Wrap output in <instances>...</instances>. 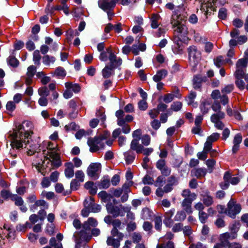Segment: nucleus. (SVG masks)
I'll list each match as a JSON object with an SVG mask.
<instances>
[{
	"label": "nucleus",
	"mask_w": 248,
	"mask_h": 248,
	"mask_svg": "<svg viewBox=\"0 0 248 248\" xmlns=\"http://www.w3.org/2000/svg\"><path fill=\"white\" fill-rule=\"evenodd\" d=\"M32 128V123L28 121H25L22 124L17 125L16 129L8 136L11 147L16 149L27 148L29 143V137L33 133Z\"/></svg>",
	"instance_id": "f257e3e1"
},
{
	"label": "nucleus",
	"mask_w": 248,
	"mask_h": 248,
	"mask_svg": "<svg viewBox=\"0 0 248 248\" xmlns=\"http://www.w3.org/2000/svg\"><path fill=\"white\" fill-rule=\"evenodd\" d=\"M46 146L47 150L43 151L45 159L34 164V166L38 171L43 175H46L44 170L47 167V164L49 162L51 163L52 166L56 168H58L62 165L57 145L48 141L46 142Z\"/></svg>",
	"instance_id": "f03ea898"
},
{
	"label": "nucleus",
	"mask_w": 248,
	"mask_h": 248,
	"mask_svg": "<svg viewBox=\"0 0 248 248\" xmlns=\"http://www.w3.org/2000/svg\"><path fill=\"white\" fill-rule=\"evenodd\" d=\"M109 136V134L108 132H105L103 135L93 138H89L87 143L90 147V151L93 153L103 149L105 148L104 141Z\"/></svg>",
	"instance_id": "7ed1b4c3"
},
{
	"label": "nucleus",
	"mask_w": 248,
	"mask_h": 248,
	"mask_svg": "<svg viewBox=\"0 0 248 248\" xmlns=\"http://www.w3.org/2000/svg\"><path fill=\"white\" fill-rule=\"evenodd\" d=\"M188 58L190 65L195 67L201 59V53L198 48L194 46H190L188 48Z\"/></svg>",
	"instance_id": "20e7f679"
},
{
	"label": "nucleus",
	"mask_w": 248,
	"mask_h": 248,
	"mask_svg": "<svg viewBox=\"0 0 248 248\" xmlns=\"http://www.w3.org/2000/svg\"><path fill=\"white\" fill-rule=\"evenodd\" d=\"M106 208L108 213L112 214L114 217L119 216H123L126 212H128L130 210L128 207H124L122 205L115 206L111 203H108L106 205Z\"/></svg>",
	"instance_id": "39448f33"
},
{
	"label": "nucleus",
	"mask_w": 248,
	"mask_h": 248,
	"mask_svg": "<svg viewBox=\"0 0 248 248\" xmlns=\"http://www.w3.org/2000/svg\"><path fill=\"white\" fill-rule=\"evenodd\" d=\"M65 90L63 93V96L65 99H69L72 97L73 93H78L80 91V87L78 84L72 82H66L65 83Z\"/></svg>",
	"instance_id": "423d86ee"
},
{
	"label": "nucleus",
	"mask_w": 248,
	"mask_h": 248,
	"mask_svg": "<svg viewBox=\"0 0 248 248\" xmlns=\"http://www.w3.org/2000/svg\"><path fill=\"white\" fill-rule=\"evenodd\" d=\"M130 148L132 150L135 151L137 154L143 153L147 156L150 155L154 151L152 148H144L136 140H132Z\"/></svg>",
	"instance_id": "0eeeda50"
},
{
	"label": "nucleus",
	"mask_w": 248,
	"mask_h": 248,
	"mask_svg": "<svg viewBox=\"0 0 248 248\" xmlns=\"http://www.w3.org/2000/svg\"><path fill=\"white\" fill-rule=\"evenodd\" d=\"M175 36H177L178 39L181 41H185L186 40L187 34V28L183 24H179L176 26L173 27Z\"/></svg>",
	"instance_id": "6e6552de"
},
{
	"label": "nucleus",
	"mask_w": 248,
	"mask_h": 248,
	"mask_svg": "<svg viewBox=\"0 0 248 248\" xmlns=\"http://www.w3.org/2000/svg\"><path fill=\"white\" fill-rule=\"evenodd\" d=\"M248 62L243 58L238 60L236 63V70L234 73L236 78H242L246 72Z\"/></svg>",
	"instance_id": "1a4fd4ad"
},
{
	"label": "nucleus",
	"mask_w": 248,
	"mask_h": 248,
	"mask_svg": "<svg viewBox=\"0 0 248 248\" xmlns=\"http://www.w3.org/2000/svg\"><path fill=\"white\" fill-rule=\"evenodd\" d=\"M101 165L98 163H92L87 168V173L89 176L94 179H97L98 174L101 172Z\"/></svg>",
	"instance_id": "9d476101"
},
{
	"label": "nucleus",
	"mask_w": 248,
	"mask_h": 248,
	"mask_svg": "<svg viewBox=\"0 0 248 248\" xmlns=\"http://www.w3.org/2000/svg\"><path fill=\"white\" fill-rule=\"evenodd\" d=\"M223 179L224 182L220 184L221 188L223 189L228 188L230 183L232 185H236L240 181V179L238 177H231L229 172H225Z\"/></svg>",
	"instance_id": "9b49d317"
},
{
	"label": "nucleus",
	"mask_w": 248,
	"mask_h": 248,
	"mask_svg": "<svg viewBox=\"0 0 248 248\" xmlns=\"http://www.w3.org/2000/svg\"><path fill=\"white\" fill-rule=\"evenodd\" d=\"M241 209L239 204H236L233 201L231 200L228 203L226 214L232 218H234L236 215L240 212Z\"/></svg>",
	"instance_id": "f8f14e48"
},
{
	"label": "nucleus",
	"mask_w": 248,
	"mask_h": 248,
	"mask_svg": "<svg viewBox=\"0 0 248 248\" xmlns=\"http://www.w3.org/2000/svg\"><path fill=\"white\" fill-rule=\"evenodd\" d=\"M225 113L223 112L219 111L218 113L212 115L211 121L215 124V126L218 129H222L224 127V124L220 121V120L224 118Z\"/></svg>",
	"instance_id": "ddd939ff"
},
{
	"label": "nucleus",
	"mask_w": 248,
	"mask_h": 248,
	"mask_svg": "<svg viewBox=\"0 0 248 248\" xmlns=\"http://www.w3.org/2000/svg\"><path fill=\"white\" fill-rule=\"evenodd\" d=\"M96 117H97L96 118L92 119L89 123L90 126L93 128H94L97 126L99 121H101L102 124H104L106 119V116L104 112L101 110H98L96 111Z\"/></svg>",
	"instance_id": "4468645a"
},
{
	"label": "nucleus",
	"mask_w": 248,
	"mask_h": 248,
	"mask_svg": "<svg viewBox=\"0 0 248 248\" xmlns=\"http://www.w3.org/2000/svg\"><path fill=\"white\" fill-rule=\"evenodd\" d=\"M156 168L161 171L163 176H168L171 173V169L168 167L164 159H159L156 163Z\"/></svg>",
	"instance_id": "2eb2a0df"
},
{
	"label": "nucleus",
	"mask_w": 248,
	"mask_h": 248,
	"mask_svg": "<svg viewBox=\"0 0 248 248\" xmlns=\"http://www.w3.org/2000/svg\"><path fill=\"white\" fill-rule=\"evenodd\" d=\"M108 53H109V60L110 62L111 66H115V68L121 65L122 63V60L120 58H117L110 48H107V50Z\"/></svg>",
	"instance_id": "dca6fc26"
},
{
	"label": "nucleus",
	"mask_w": 248,
	"mask_h": 248,
	"mask_svg": "<svg viewBox=\"0 0 248 248\" xmlns=\"http://www.w3.org/2000/svg\"><path fill=\"white\" fill-rule=\"evenodd\" d=\"M235 238L234 234H232L231 233L226 232L219 235V240L224 245V247L225 248L228 244L230 243L229 240L234 239Z\"/></svg>",
	"instance_id": "f3484780"
},
{
	"label": "nucleus",
	"mask_w": 248,
	"mask_h": 248,
	"mask_svg": "<svg viewBox=\"0 0 248 248\" xmlns=\"http://www.w3.org/2000/svg\"><path fill=\"white\" fill-rule=\"evenodd\" d=\"M36 72V67L34 65L30 66L27 69L26 77V83L30 85L32 82V79Z\"/></svg>",
	"instance_id": "a211bd4d"
},
{
	"label": "nucleus",
	"mask_w": 248,
	"mask_h": 248,
	"mask_svg": "<svg viewBox=\"0 0 248 248\" xmlns=\"http://www.w3.org/2000/svg\"><path fill=\"white\" fill-rule=\"evenodd\" d=\"M195 200L184 199L181 203V206L183 208V211L187 214H190L192 213L191 204Z\"/></svg>",
	"instance_id": "6ab92c4d"
},
{
	"label": "nucleus",
	"mask_w": 248,
	"mask_h": 248,
	"mask_svg": "<svg viewBox=\"0 0 248 248\" xmlns=\"http://www.w3.org/2000/svg\"><path fill=\"white\" fill-rule=\"evenodd\" d=\"M201 200L203 204L206 206H209L213 203V197L209 194V193L206 191L204 193L201 195Z\"/></svg>",
	"instance_id": "aec40b11"
},
{
	"label": "nucleus",
	"mask_w": 248,
	"mask_h": 248,
	"mask_svg": "<svg viewBox=\"0 0 248 248\" xmlns=\"http://www.w3.org/2000/svg\"><path fill=\"white\" fill-rule=\"evenodd\" d=\"M64 174L66 177L71 178L74 175V165L71 162H67L65 164Z\"/></svg>",
	"instance_id": "412c9836"
},
{
	"label": "nucleus",
	"mask_w": 248,
	"mask_h": 248,
	"mask_svg": "<svg viewBox=\"0 0 248 248\" xmlns=\"http://www.w3.org/2000/svg\"><path fill=\"white\" fill-rule=\"evenodd\" d=\"M242 140V136L240 134H236L233 139L232 151L233 153L237 152L239 148V144H240Z\"/></svg>",
	"instance_id": "4be33fe9"
},
{
	"label": "nucleus",
	"mask_w": 248,
	"mask_h": 248,
	"mask_svg": "<svg viewBox=\"0 0 248 248\" xmlns=\"http://www.w3.org/2000/svg\"><path fill=\"white\" fill-rule=\"evenodd\" d=\"M197 94L195 92H191L187 97L186 98V100L189 106H191L194 108H196L198 106V104L195 102L194 100L196 97Z\"/></svg>",
	"instance_id": "5701e85b"
},
{
	"label": "nucleus",
	"mask_w": 248,
	"mask_h": 248,
	"mask_svg": "<svg viewBox=\"0 0 248 248\" xmlns=\"http://www.w3.org/2000/svg\"><path fill=\"white\" fill-rule=\"evenodd\" d=\"M151 25L152 28L156 29L159 25V20L161 19L160 16L158 14H153L150 17Z\"/></svg>",
	"instance_id": "b1692460"
},
{
	"label": "nucleus",
	"mask_w": 248,
	"mask_h": 248,
	"mask_svg": "<svg viewBox=\"0 0 248 248\" xmlns=\"http://www.w3.org/2000/svg\"><path fill=\"white\" fill-rule=\"evenodd\" d=\"M168 74V72L165 69H162L157 72L156 75H155L153 78L154 81L156 82H159L161 80L165 78Z\"/></svg>",
	"instance_id": "393cba45"
},
{
	"label": "nucleus",
	"mask_w": 248,
	"mask_h": 248,
	"mask_svg": "<svg viewBox=\"0 0 248 248\" xmlns=\"http://www.w3.org/2000/svg\"><path fill=\"white\" fill-rule=\"evenodd\" d=\"M115 68V66H111V65H106L102 70V75L105 78H109L113 74V70Z\"/></svg>",
	"instance_id": "a878e982"
},
{
	"label": "nucleus",
	"mask_w": 248,
	"mask_h": 248,
	"mask_svg": "<svg viewBox=\"0 0 248 248\" xmlns=\"http://www.w3.org/2000/svg\"><path fill=\"white\" fill-rule=\"evenodd\" d=\"M118 238H114V237L109 236L107 240V244L108 246H113L115 248H118L120 245V241Z\"/></svg>",
	"instance_id": "bb28decb"
},
{
	"label": "nucleus",
	"mask_w": 248,
	"mask_h": 248,
	"mask_svg": "<svg viewBox=\"0 0 248 248\" xmlns=\"http://www.w3.org/2000/svg\"><path fill=\"white\" fill-rule=\"evenodd\" d=\"M181 20L182 17L180 15L175 12L171 16L170 23L172 27L176 26L179 24H183Z\"/></svg>",
	"instance_id": "cd10ccee"
},
{
	"label": "nucleus",
	"mask_w": 248,
	"mask_h": 248,
	"mask_svg": "<svg viewBox=\"0 0 248 248\" xmlns=\"http://www.w3.org/2000/svg\"><path fill=\"white\" fill-rule=\"evenodd\" d=\"M200 1H199V2H201V4H202L203 3H205L204 5H202V8L203 10H204V7L206 8V12H209V9L211 10V11H214L215 10V7L213 6V4L214 3V0H213L212 2H211V0H205V2H204V0H200Z\"/></svg>",
	"instance_id": "c85d7f7f"
},
{
	"label": "nucleus",
	"mask_w": 248,
	"mask_h": 248,
	"mask_svg": "<svg viewBox=\"0 0 248 248\" xmlns=\"http://www.w3.org/2000/svg\"><path fill=\"white\" fill-rule=\"evenodd\" d=\"M181 195L185 198L184 199L196 200L197 198L196 194L194 193H191L188 189L183 190Z\"/></svg>",
	"instance_id": "c756f323"
},
{
	"label": "nucleus",
	"mask_w": 248,
	"mask_h": 248,
	"mask_svg": "<svg viewBox=\"0 0 248 248\" xmlns=\"http://www.w3.org/2000/svg\"><path fill=\"white\" fill-rule=\"evenodd\" d=\"M124 112L122 110H118L115 113V116L117 118V124L123 126L125 124L124 118Z\"/></svg>",
	"instance_id": "7c9ffc66"
},
{
	"label": "nucleus",
	"mask_w": 248,
	"mask_h": 248,
	"mask_svg": "<svg viewBox=\"0 0 248 248\" xmlns=\"http://www.w3.org/2000/svg\"><path fill=\"white\" fill-rule=\"evenodd\" d=\"M85 187L89 190V193L91 195H94L97 192V187L92 182H87L85 184Z\"/></svg>",
	"instance_id": "2f4dec72"
},
{
	"label": "nucleus",
	"mask_w": 248,
	"mask_h": 248,
	"mask_svg": "<svg viewBox=\"0 0 248 248\" xmlns=\"http://www.w3.org/2000/svg\"><path fill=\"white\" fill-rule=\"evenodd\" d=\"M97 222L95 219L93 217H90L88 218L87 221L85 222L83 224V228L86 230H88L90 229V227H94L96 226Z\"/></svg>",
	"instance_id": "473e14b6"
},
{
	"label": "nucleus",
	"mask_w": 248,
	"mask_h": 248,
	"mask_svg": "<svg viewBox=\"0 0 248 248\" xmlns=\"http://www.w3.org/2000/svg\"><path fill=\"white\" fill-rule=\"evenodd\" d=\"M192 174L197 178L203 177L206 173V170L202 168H198L193 170L191 171Z\"/></svg>",
	"instance_id": "72a5a7b5"
},
{
	"label": "nucleus",
	"mask_w": 248,
	"mask_h": 248,
	"mask_svg": "<svg viewBox=\"0 0 248 248\" xmlns=\"http://www.w3.org/2000/svg\"><path fill=\"white\" fill-rule=\"evenodd\" d=\"M186 212L183 210H180L177 212L174 220L175 221H184L186 217Z\"/></svg>",
	"instance_id": "f704fd0d"
},
{
	"label": "nucleus",
	"mask_w": 248,
	"mask_h": 248,
	"mask_svg": "<svg viewBox=\"0 0 248 248\" xmlns=\"http://www.w3.org/2000/svg\"><path fill=\"white\" fill-rule=\"evenodd\" d=\"M210 103L207 100H204L201 103L200 108L203 114L207 113L210 108Z\"/></svg>",
	"instance_id": "c9c22d12"
},
{
	"label": "nucleus",
	"mask_w": 248,
	"mask_h": 248,
	"mask_svg": "<svg viewBox=\"0 0 248 248\" xmlns=\"http://www.w3.org/2000/svg\"><path fill=\"white\" fill-rule=\"evenodd\" d=\"M99 198L104 202H107L110 200L111 196L105 191H102L98 194Z\"/></svg>",
	"instance_id": "e433bc0d"
},
{
	"label": "nucleus",
	"mask_w": 248,
	"mask_h": 248,
	"mask_svg": "<svg viewBox=\"0 0 248 248\" xmlns=\"http://www.w3.org/2000/svg\"><path fill=\"white\" fill-rule=\"evenodd\" d=\"M240 227V223L238 222H235L230 226V230L232 234H234L235 237H237V232Z\"/></svg>",
	"instance_id": "4c0bfd02"
},
{
	"label": "nucleus",
	"mask_w": 248,
	"mask_h": 248,
	"mask_svg": "<svg viewBox=\"0 0 248 248\" xmlns=\"http://www.w3.org/2000/svg\"><path fill=\"white\" fill-rule=\"evenodd\" d=\"M202 78L199 76H194L193 79V86L195 89H199L202 84Z\"/></svg>",
	"instance_id": "58836bf2"
},
{
	"label": "nucleus",
	"mask_w": 248,
	"mask_h": 248,
	"mask_svg": "<svg viewBox=\"0 0 248 248\" xmlns=\"http://www.w3.org/2000/svg\"><path fill=\"white\" fill-rule=\"evenodd\" d=\"M38 93L40 96L47 97L49 94V91L46 86H42L38 90Z\"/></svg>",
	"instance_id": "ea45409f"
},
{
	"label": "nucleus",
	"mask_w": 248,
	"mask_h": 248,
	"mask_svg": "<svg viewBox=\"0 0 248 248\" xmlns=\"http://www.w3.org/2000/svg\"><path fill=\"white\" fill-rule=\"evenodd\" d=\"M11 200L14 202L15 205L17 206H22L24 202L22 198L16 194L12 195Z\"/></svg>",
	"instance_id": "a19ab883"
},
{
	"label": "nucleus",
	"mask_w": 248,
	"mask_h": 248,
	"mask_svg": "<svg viewBox=\"0 0 248 248\" xmlns=\"http://www.w3.org/2000/svg\"><path fill=\"white\" fill-rule=\"evenodd\" d=\"M55 61V58L53 56H50L46 55L43 57V62L46 65H49L51 63H54Z\"/></svg>",
	"instance_id": "79ce46f5"
},
{
	"label": "nucleus",
	"mask_w": 248,
	"mask_h": 248,
	"mask_svg": "<svg viewBox=\"0 0 248 248\" xmlns=\"http://www.w3.org/2000/svg\"><path fill=\"white\" fill-rule=\"evenodd\" d=\"M94 203L93 198L92 197H88L85 199L84 202V207L90 209Z\"/></svg>",
	"instance_id": "37998d69"
},
{
	"label": "nucleus",
	"mask_w": 248,
	"mask_h": 248,
	"mask_svg": "<svg viewBox=\"0 0 248 248\" xmlns=\"http://www.w3.org/2000/svg\"><path fill=\"white\" fill-rule=\"evenodd\" d=\"M54 75L63 78L66 76V71L63 67H58L55 70Z\"/></svg>",
	"instance_id": "c03bdc74"
},
{
	"label": "nucleus",
	"mask_w": 248,
	"mask_h": 248,
	"mask_svg": "<svg viewBox=\"0 0 248 248\" xmlns=\"http://www.w3.org/2000/svg\"><path fill=\"white\" fill-rule=\"evenodd\" d=\"M183 106L182 103L180 101L174 102L170 106V108L174 111H178L181 110Z\"/></svg>",
	"instance_id": "a18cd8bd"
},
{
	"label": "nucleus",
	"mask_w": 248,
	"mask_h": 248,
	"mask_svg": "<svg viewBox=\"0 0 248 248\" xmlns=\"http://www.w3.org/2000/svg\"><path fill=\"white\" fill-rule=\"evenodd\" d=\"M164 176L160 175L157 177L155 181L154 182V185L156 187H161L163 186L165 182Z\"/></svg>",
	"instance_id": "49530a36"
},
{
	"label": "nucleus",
	"mask_w": 248,
	"mask_h": 248,
	"mask_svg": "<svg viewBox=\"0 0 248 248\" xmlns=\"http://www.w3.org/2000/svg\"><path fill=\"white\" fill-rule=\"evenodd\" d=\"M7 62L9 65L13 67H16L18 64V61L13 56H11L8 57Z\"/></svg>",
	"instance_id": "de8ad7c7"
},
{
	"label": "nucleus",
	"mask_w": 248,
	"mask_h": 248,
	"mask_svg": "<svg viewBox=\"0 0 248 248\" xmlns=\"http://www.w3.org/2000/svg\"><path fill=\"white\" fill-rule=\"evenodd\" d=\"M41 57L40 54V52L38 50H36L33 53V61L36 64H40V61Z\"/></svg>",
	"instance_id": "09e8293b"
},
{
	"label": "nucleus",
	"mask_w": 248,
	"mask_h": 248,
	"mask_svg": "<svg viewBox=\"0 0 248 248\" xmlns=\"http://www.w3.org/2000/svg\"><path fill=\"white\" fill-rule=\"evenodd\" d=\"M168 184L173 186L178 184V177L174 175H171L167 179Z\"/></svg>",
	"instance_id": "8fccbe9b"
},
{
	"label": "nucleus",
	"mask_w": 248,
	"mask_h": 248,
	"mask_svg": "<svg viewBox=\"0 0 248 248\" xmlns=\"http://www.w3.org/2000/svg\"><path fill=\"white\" fill-rule=\"evenodd\" d=\"M152 212L147 208L142 210V217L143 219H148L152 216Z\"/></svg>",
	"instance_id": "3c124183"
},
{
	"label": "nucleus",
	"mask_w": 248,
	"mask_h": 248,
	"mask_svg": "<svg viewBox=\"0 0 248 248\" xmlns=\"http://www.w3.org/2000/svg\"><path fill=\"white\" fill-rule=\"evenodd\" d=\"M16 108V103L12 101H8L6 105V108L7 111L9 112H13Z\"/></svg>",
	"instance_id": "603ef678"
},
{
	"label": "nucleus",
	"mask_w": 248,
	"mask_h": 248,
	"mask_svg": "<svg viewBox=\"0 0 248 248\" xmlns=\"http://www.w3.org/2000/svg\"><path fill=\"white\" fill-rule=\"evenodd\" d=\"M131 237L134 243H139L142 238L141 235L139 232H135L132 234Z\"/></svg>",
	"instance_id": "864d4df0"
},
{
	"label": "nucleus",
	"mask_w": 248,
	"mask_h": 248,
	"mask_svg": "<svg viewBox=\"0 0 248 248\" xmlns=\"http://www.w3.org/2000/svg\"><path fill=\"white\" fill-rule=\"evenodd\" d=\"M155 229L160 231L162 227V218L160 217H156L155 219Z\"/></svg>",
	"instance_id": "5fc2aeb1"
},
{
	"label": "nucleus",
	"mask_w": 248,
	"mask_h": 248,
	"mask_svg": "<svg viewBox=\"0 0 248 248\" xmlns=\"http://www.w3.org/2000/svg\"><path fill=\"white\" fill-rule=\"evenodd\" d=\"M110 186L109 179L108 178H104L102 180L99 184L100 188H108Z\"/></svg>",
	"instance_id": "6e6d98bb"
},
{
	"label": "nucleus",
	"mask_w": 248,
	"mask_h": 248,
	"mask_svg": "<svg viewBox=\"0 0 248 248\" xmlns=\"http://www.w3.org/2000/svg\"><path fill=\"white\" fill-rule=\"evenodd\" d=\"M112 237H117L120 240H122L124 237V234L118 232L117 229L113 228L111 231Z\"/></svg>",
	"instance_id": "4d7b16f0"
},
{
	"label": "nucleus",
	"mask_w": 248,
	"mask_h": 248,
	"mask_svg": "<svg viewBox=\"0 0 248 248\" xmlns=\"http://www.w3.org/2000/svg\"><path fill=\"white\" fill-rule=\"evenodd\" d=\"M174 95L172 93H168L164 95L163 97V100L166 103L171 102L174 99Z\"/></svg>",
	"instance_id": "13d9d810"
},
{
	"label": "nucleus",
	"mask_w": 248,
	"mask_h": 248,
	"mask_svg": "<svg viewBox=\"0 0 248 248\" xmlns=\"http://www.w3.org/2000/svg\"><path fill=\"white\" fill-rule=\"evenodd\" d=\"M141 135V131L140 129H137L135 130L132 134L134 139L133 140H137L138 143H139V140L140 139Z\"/></svg>",
	"instance_id": "bf43d9fd"
},
{
	"label": "nucleus",
	"mask_w": 248,
	"mask_h": 248,
	"mask_svg": "<svg viewBox=\"0 0 248 248\" xmlns=\"http://www.w3.org/2000/svg\"><path fill=\"white\" fill-rule=\"evenodd\" d=\"M208 215L203 211L199 212V220L202 223H204L208 218Z\"/></svg>",
	"instance_id": "052dcab7"
},
{
	"label": "nucleus",
	"mask_w": 248,
	"mask_h": 248,
	"mask_svg": "<svg viewBox=\"0 0 248 248\" xmlns=\"http://www.w3.org/2000/svg\"><path fill=\"white\" fill-rule=\"evenodd\" d=\"M214 63L217 67H220L222 65L225 63V62L223 57L222 56H219L214 60Z\"/></svg>",
	"instance_id": "680f3d73"
},
{
	"label": "nucleus",
	"mask_w": 248,
	"mask_h": 248,
	"mask_svg": "<svg viewBox=\"0 0 248 248\" xmlns=\"http://www.w3.org/2000/svg\"><path fill=\"white\" fill-rule=\"evenodd\" d=\"M138 107L141 110H145L148 108V104L146 100H142L139 102Z\"/></svg>",
	"instance_id": "e2e57ef3"
},
{
	"label": "nucleus",
	"mask_w": 248,
	"mask_h": 248,
	"mask_svg": "<svg viewBox=\"0 0 248 248\" xmlns=\"http://www.w3.org/2000/svg\"><path fill=\"white\" fill-rule=\"evenodd\" d=\"M142 144L145 146H148L150 143V137L149 135H143L141 138Z\"/></svg>",
	"instance_id": "0e129e2a"
},
{
	"label": "nucleus",
	"mask_w": 248,
	"mask_h": 248,
	"mask_svg": "<svg viewBox=\"0 0 248 248\" xmlns=\"http://www.w3.org/2000/svg\"><path fill=\"white\" fill-rule=\"evenodd\" d=\"M154 182V180L153 178L148 175H145L142 179V182L145 185L153 184Z\"/></svg>",
	"instance_id": "69168bd1"
},
{
	"label": "nucleus",
	"mask_w": 248,
	"mask_h": 248,
	"mask_svg": "<svg viewBox=\"0 0 248 248\" xmlns=\"http://www.w3.org/2000/svg\"><path fill=\"white\" fill-rule=\"evenodd\" d=\"M237 79L235 81V84L238 88L241 90H243L245 87V83L242 79V78H236Z\"/></svg>",
	"instance_id": "338daca9"
},
{
	"label": "nucleus",
	"mask_w": 248,
	"mask_h": 248,
	"mask_svg": "<svg viewBox=\"0 0 248 248\" xmlns=\"http://www.w3.org/2000/svg\"><path fill=\"white\" fill-rule=\"evenodd\" d=\"M189 248H207V247L201 242H198L196 243L191 244Z\"/></svg>",
	"instance_id": "774afa93"
}]
</instances>
